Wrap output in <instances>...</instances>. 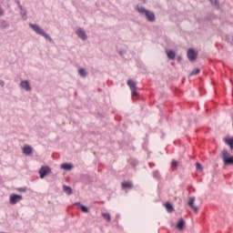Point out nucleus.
I'll list each match as a JSON object with an SVG mask.
<instances>
[{"label":"nucleus","instance_id":"1","mask_svg":"<svg viewBox=\"0 0 233 233\" xmlns=\"http://www.w3.org/2000/svg\"><path fill=\"white\" fill-rule=\"evenodd\" d=\"M29 26L34 32H35V34H38V35H42V37H45V39H47L49 43L54 42L52 37H50V35L46 34V32H45V30H43V28H41L37 24H29Z\"/></svg>","mask_w":233,"mask_h":233},{"label":"nucleus","instance_id":"2","mask_svg":"<svg viewBox=\"0 0 233 233\" xmlns=\"http://www.w3.org/2000/svg\"><path fill=\"white\" fill-rule=\"evenodd\" d=\"M137 11L138 14L145 15L149 23H154V21H156V15L154 12L147 10L145 7H137Z\"/></svg>","mask_w":233,"mask_h":233},{"label":"nucleus","instance_id":"3","mask_svg":"<svg viewBox=\"0 0 233 233\" xmlns=\"http://www.w3.org/2000/svg\"><path fill=\"white\" fill-rule=\"evenodd\" d=\"M221 158L223 159L224 165H233V156H230L228 150L224 149L222 151Z\"/></svg>","mask_w":233,"mask_h":233},{"label":"nucleus","instance_id":"4","mask_svg":"<svg viewBox=\"0 0 233 233\" xmlns=\"http://www.w3.org/2000/svg\"><path fill=\"white\" fill-rule=\"evenodd\" d=\"M137 85V84H136V82L133 81L132 79L127 80V86L131 90V94L133 97H137V96H139V94L137 93V89H136Z\"/></svg>","mask_w":233,"mask_h":233},{"label":"nucleus","instance_id":"5","mask_svg":"<svg viewBox=\"0 0 233 233\" xmlns=\"http://www.w3.org/2000/svg\"><path fill=\"white\" fill-rule=\"evenodd\" d=\"M187 58L191 63L196 61V59H198V53L194 49L189 48L187 50Z\"/></svg>","mask_w":233,"mask_h":233},{"label":"nucleus","instance_id":"6","mask_svg":"<svg viewBox=\"0 0 233 233\" xmlns=\"http://www.w3.org/2000/svg\"><path fill=\"white\" fill-rule=\"evenodd\" d=\"M195 203H196V197H190L188 198L187 205L191 210H194V212H198V208Z\"/></svg>","mask_w":233,"mask_h":233},{"label":"nucleus","instance_id":"7","mask_svg":"<svg viewBox=\"0 0 233 233\" xmlns=\"http://www.w3.org/2000/svg\"><path fill=\"white\" fill-rule=\"evenodd\" d=\"M23 199V196L13 194L9 198V201L11 205H16L18 201Z\"/></svg>","mask_w":233,"mask_h":233},{"label":"nucleus","instance_id":"8","mask_svg":"<svg viewBox=\"0 0 233 233\" xmlns=\"http://www.w3.org/2000/svg\"><path fill=\"white\" fill-rule=\"evenodd\" d=\"M76 34L77 37L82 39V41H86V39H87L86 33H85V30H83L81 27L76 29Z\"/></svg>","mask_w":233,"mask_h":233},{"label":"nucleus","instance_id":"9","mask_svg":"<svg viewBox=\"0 0 233 233\" xmlns=\"http://www.w3.org/2000/svg\"><path fill=\"white\" fill-rule=\"evenodd\" d=\"M39 174H40V178L41 179H45V177H46V174H50V167H42L39 169Z\"/></svg>","mask_w":233,"mask_h":233},{"label":"nucleus","instance_id":"10","mask_svg":"<svg viewBox=\"0 0 233 233\" xmlns=\"http://www.w3.org/2000/svg\"><path fill=\"white\" fill-rule=\"evenodd\" d=\"M20 86H21V88H23L26 92H31L32 91V86H30V82H28L27 80L21 81Z\"/></svg>","mask_w":233,"mask_h":233},{"label":"nucleus","instance_id":"11","mask_svg":"<svg viewBox=\"0 0 233 233\" xmlns=\"http://www.w3.org/2000/svg\"><path fill=\"white\" fill-rule=\"evenodd\" d=\"M22 152L25 156H32V154H34V148H32L31 146H25L22 148Z\"/></svg>","mask_w":233,"mask_h":233},{"label":"nucleus","instance_id":"12","mask_svg":"<svg viewBox=\"0 0 233 233\" xmlns=\"http://www.w3.org/2000/svg\"><path fill=\"white\" fill-rule=\"evenodd\" d=\"M122 190H130L134 188V184L131 181L121 183Z\"/></svg>","mask_w":233,"mask_h":233},{"label":"nucleus","instance_id":"13","mask_svg":"<svg viewBox=\"0 0 233 233\" xmlns=\"http://www.w3.org/2000/svg\"><path fill=\"white\" fill-rule=\"evenodd\" d=\"M177 228L178 230H183V228H185V220L183 218H179L177 224Z\"/></svg>","mask_w":233,"mask_h":233},{"label":"nucleus","instance_id":"14","mask_svg":"<svg viewBox=\"0 0 233 233\" xmlns=\"http://www.w3.org/2000/svg\"><path fill=\"white\" fill-rule=\"evenodd\" d=\"M61 168L63 170H72L74 168V166H72V164L63 163L61 164Z\"/></svg>","mask_w":233,"mask_h":233},{"label":"nucleus","instance_id":"15","mask_svg":"<svg viewBox=\"0 0 233 233\" xmlns=\"http://www.w3.org/2000/svg\"><path fill=\"white\" fill-rule=\"evenodd\" d=\"M75 205H76V207H80L81 211H82V212H85L86 214H87V212H88V208H86V206H83V205H81V203H79V202H76Z\"/></svg>","mask_w":233,"mask_h":233},{"label":"nucleus","instance_id":"16","mask_svg":"<svg viewBox=\"0 0 233 233\" xmlns=\"http://www.w3.org/2000/svg\"><path fill=\"white\" fill-rule=\"evenodd\" d=\"M225 143L230 147V149L233 150V137L231 138H224Z\"/></svg>","mask_w":233,"mask_h":233},{"label":"nucleus","instance_id":"17","mask_svg":"<svg viewBox=\"0 0 233 233\" xmlns=\"http://www.w3.org/2000/svg\"><path fill=\"white\" fill-rule=\"evenodd\" d=\"M63 189H64V192L67 194V196H72V187L64 185Z\"/></svg>","mask_w":233,"mask_h":233},{"label":"nucleus","instance_id":"18","mask_svg":"<svg viewBox=\"0 0 233 233\" xmlns=\"http://www.w3.org/2000/svg\"><path fill=\"white\" fill-rule=\"evenodd\" d=\"M167 56L168 59H176V53L174 51H167Z\"/></svg>","mask_w":233,"mask_h":233},{"label":"nucleus","instance_id":"19","mask_svg":"<svg viewBox=\"0 0 233 233\" xmlns=\"http://www.w3.org/2000/svg\"><path fill=\"white\" fill-rule=\"evenodd\" d=\"M167 212H174V206H172V204H170V202H167L165 205Z\"/></svg>","mask_w":233,"mask_h":233},{"label":"nucleus","instance_id":"20","mask_svg":"<svg viewBox=\"0 0 233 233\" xmlns=\"http://www.w3.org/2000/svg\"><path fill=\"white\" fill-rule=\"evenodd\" d=\"M20 15H22V19L24 21H26L28 19V16L26 15V9L23 7V10H21Z\"/></svg>","mask_w":233,"mask_h":233},{"label":"nucleus","instance_id":"21","mask_svg":"<svg viewBox=\"0 0 233 233\" xmlns=\"http://www.w3.org/2000/svg\"><path fill=\"white\" fill-rule=\"evenodd\" d=\"M78 74H79V76H81V77H86V76H87V73H86V71L85 70V68H80V69L78 70Z\"/></svg>","mask_w":233,"mask_h":233},{"label":"nucleus","instance_id":"22","mask_svg":"<svg viewBox=\"0 0 233 233\" xmlns=\"http://www.w3.org/2000/svg\"><path fill=\"white\" fill-rule=\"evenodd\" d=\"M102 218L106 219L108 223H110V221L112 219L111 217H110V213H102Z\"/></svg>","mask_w":233,"mask_h":233},{"label":"nucleus","instance_id":"23","mask_svg":"<svg viewBox=\"0 0 233 233\" xmlns=\"http://www.w3.org/2000/svg\"><path fill=\"white\" fill-rule=\"evenodd\" d=\"M153 177H155V179H160L161 178V174L159 173V171L156 170L153 172Z\"/></svg>","mask_w":233,"mask_h":233},{"label":"nucleus","instance_id":"24","mask_svg":"<svg viewBox=\"0 0 233 233\" xmlns=\"http://www.w3.org/2000/svg\"><path fill=\"white\" fill-rule=\"evenodd\" d=\"M201 70L199 68H195L191 73L190 76H198Z\"/></svg>","mask_w":233,"mask_h":233},{"label":"nucleus","instance_id":"25","mask_svg":"<svg viewBox=\"0 0 233 233\" xmlns=\"http://www.w3.org/2000/svg\"><path fill=\"white\" fill-rule=\"evenodd\" d=\"M177 165H178L177 161L173 160L171 167H172V168H174V170H176L177 168Z\"/></svg>","mask_w":233,"mask_h":233},{"label":"nucleus","instance_id":"26","mask_svg":"<svg viewBox=\"0 0 233 233\" xmlns=\"http://www.w3.org/2000/svg\"><path fill=\"white\" fill-rule=\"evenodd\" d=\"M211 5H215V6H219V1L218 0H209Z\"/></svg>","mask_w":233,"mask_h":233},{"label":"nucleus","instance_id":"27","mask_svg":"<svg viewBox=\"0 0 233 233\" xmlns=\"http://www.w3.org/2000/svg\"><path fill=\"white\" fill-rule=\"evenodd\" d=\"M196 168L197 170H203V166L199 162L196 163Z\"/></svg>","mask_w":233,"mask_h":233},{"label":"nucleus","instance_id":"28","mask_svg":"<svg viewBox=\"0 0 233 233\" xmlns=\"http://www.w3.org/2000/svg\"><path fill=\"white\" fill-rule=\"evenodd\" d=\"M1 26H3V28H8V23H6V21L3 20L1 22Z\"/></svg>","mask_w":233,"mask_h":233},{"label":"nucleus","instance_id":"29","mask_svg":"<svg viewBox=\"0 0 233 233\" xmlns=\"http://www.w3.org/2000/svg\"><path fill=\"white\" fill-rule=\"evenodd\" d=\"M15 3L18 5L19 10H23V5H21V2L19 0H15Z\"/></svg>","mask_w":233,"mask_h":233},{"label":"nucleus","instance_id":"30","mask_svg":"<svg viewBox=\"0 0 233 233\" xmlns=\"http://www.w3.org/2000/svg\"><path fill=\"white\" fill-rule=\"evenodd\" d=\"M18 192H26V187H19Z\"/></svg>","mask_w":233,"mask_h":233},{"label":"nucleus","instance_id":"31","mask_svg":"<svg viewBox=\"0 0 233 233\" xmlns=\"http://www.w3.org/2000/svg\"><path fill=\"white\" fill-rule=\"evenodd\" d=\"M3 15H5V10L0 6V17H3Z\"/></svg>","mask_w":233,"mask_h":233},{"label":"nucleus","instance_id":"32","mask_svg":"<svg viewBox=\"0 0 233 233\" xmlns=\"http://www.w3.org/2000/svg\"><path fill=\"white\" fill-rule=\"evenodd\" d=\"M0 86H5V81H3L2 79H0Z\"/></svg>","mask_w":233,"mask_h":233},{"label":"nucleus","instance_id":"33","mask_svg":"<svg viewBox=\"0 0 233 233\" xmlns=\"http://www.w3.org/2000/svg\"><path fill=\"white\" fill-rule=\"evenodd\" d=\"M119 54L123 55V53L119 52Z\"/></svg>","mask_w":233,"mask_h":233},{"label":"nucleus","instance_id":"34","mask_svg":"<svg viewBox=\"0 0 233 233\" xmlns=\"http://www.w3.org/2000/svg\"><path fill=\"white\" fill-rule=\"evenodd\" d=\"M232 96H233V91H232Z\"/></svg>","mask_w":233,"mask_h":233}]
</instances>
